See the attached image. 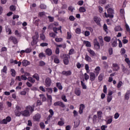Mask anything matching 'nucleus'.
<instances>
[{
    "label": "nucleus",
    "mask_w": 130,
    "mask_h": 130,
    "mask_svg": "<svg viewBox=\"0 0 130 130\" xmlns=\"http://www.w3.org/2000/svg\"><path fill=\"white\" fill-rule=\"evenodd\" d=\"M15 113L16 116H21V113L22 111H21V108L20 106L17 105L15 107Z\"/></svg>",
    "instance_id": "nucleus-1"
},
{
    "label": "nucleus",
    "mask_w": 130,
    "mask_h": 130,
    "mask_svg": "<svg viewBox=\"0 0 130 130\" xmlns=\"http://www.w3.org/2000/svg\"><path fill=\"white\" fill-rule=\"evenodd\" d=\"M12 120V118L10 116H8L6 118V119H4L3 120L0 121V123L1 124H7L8 122H10Z\"/></svg>",
    "instance_id": "nucleus-2"
},
{
    "label": "nucleus",
    "mask_w": 130,
    "mask_h": 130,
    "mask_svg": "<svg viewBox=\"0 0 130 130\" xmlns=\"http://www.w3.org/2000/svg\"><path fill=\"white\" fill-rule=\"evenodd\" d=\"M93 45L94 46L95 49L98 50L100 49V44L96 38L93 40Z\"/></svg>",
    "instance_id": "nucleus-3"
},
{
    "label": "nucleus",
    "mask_w": 130,
    "mask_h": 130,
    "mask_svg": "<svg viewBox=\"0 0 130 130\" xmlns=\"http://www.w3.org/2000/svg\"><path fill=\"white\" fill-rule=\"evenodd\" d=\"M40 118H41V115L39 113H38L33 116L34 121L39 122V121H40Z\"/></svg>",
    "instance_id": "nucleus-4"
},
{
    "label": "nucleus",
    "mask_w": 130,
    "mask_h": 130,
    "mask_svg": "<svg viewBox=\"0 0 130 130\" xmlns=\"http://www.w3.org/2000/svg\"><path fill=\"white\" fill-rule=\"evenodd\" d=\"M111 43L113 47H116L117 46V38L115 37L113 38L111 40Z\"/></svg>",
    "instance_id": "nucleus-5"
},
{
    "label": "nucleus",
    "mask_w": 130,
    "mask_h": 130,
    "mask_svg": "<svg viewBox=\"0 0 130 130\" xmlns=\"http://www.w3.org/2000/svg\"><path fill=\"white\" fill-rule=\"evenodd\" d=\"M51 85V79L49 78H47L45 81V86L46 87H50Z\"/></svg>",
    "instance_id": "nucleus-6"
},
{
    "label": "nucleus",
    "mask_w": 130,
    "mask_h": 130,
    "mask_svg": "<svg viewBox=\"0 0 130 130\" xmlns=\"http://www.w3.org/2000/svg\"><path fill=\"white\" fill-rule=\"evenodd\" d=\"M54 106H60V107H62V108H64V107H66V105H64V104L60 101H58L54 103Z\"/></svg>",
    "instance_id": "nucleus-7"
},
{
    "label": "nucleus",
    "mask_w": 130,
    "mask_h": 130,
    "mask_svg": "<svg viewBox=\"0 0 130 130\" xmlns=\"http://www.w3.org/2000/svg\"><path fill=\"white\" fill-rule=\"evenodd\" d=\"M21 115H22L23 116L28 117L30 116V115H31V114L29 111H28L26 110H25L23 111H21Z\"/></svg>",
    "instance_id": "nucleus-8"
},
{
    "label": "nucleus",
    "mask_w": 130,
    "mask_h": 130,
    "mask_svg": "<svg viewBox=\"0 0 130 130\" xmlns=\"http://www.w3.org/2000/svg\"><path fill=\"white\" fill-rule=\"evenodd\" d=\"M93 21H94V22H95V23L98 25H100V22H101V18L97 16H94L93 17Z\"/></svg>",
    "instance_id": "nucleus-9"
},
{
    "label": "nucleus",
    "mask_w": 130,
    "mask_h": 130,
    "mask_svg": "<svg viewBox=\"0 0 130 130\" xmlns=\"http://www.w3.org/2000/svg\"><path fill=\"white\" fill-rule=\"evenodd\" d=\"M90 79L91 81H95V79H96V74L93 72H91L90 73Z\"/></svg>",
    "instance_id": "nucleus-10"
},
{
    "label": "nucleus",
    "mask_w": 130,
    "mask_h": 130,
    "mask_svg": "<svg viewBox=\"0 0 130 130\" xmlns=\"http://www.w3.org/2000/svg\"><path fill=\"white\" fill-rule=\"evenodd\" d=\"M101 70V69L99 66L96 67L95 68V69H94V73L95 74L96 77H97L98 76V75H99Z\"/></svg>",
    "instance_id": "nucleus-11"
},
{
    "label": "nucleus",
    "mask_w": 130,
    "mask_h": 130,
    "mask_svg": "<svg viewBox=\"0 0 130 130\" xmlns=\"http://www.w3.org/2000/svg\"><path fill=\"white\" fill-rule=\"evenodd\" d=\"M26 110L29 111V113L31 114L33 111H34V107H31V106H28L26 107Z\"/></svg>",
    "instance_id": "nucleus-12"
},
{
    "label": "nucleus",
    "mask_w": 130,
    "mask_h": 130,
    "mask_svg": "<svg viewBox=\"0 0 130 130\" xmlns=\"http://www.w3.org/2000/svg\"><path fill=\"white\" fill-rule=\"evenodd\" d=\"M87 51L92 56H96V53H95L94 50L91 49L90 48H87Z\"/></svg>",
    "instance_id": "nucleus-13"
},
{
    "label": "nucleus",
    "mask_w": 130,
    "mask_h": 130,
    "mask_svg": "<svg viewBox=\"0 0 130 130\" xmlns=\"http://www.w3.org/2000/svg\"><path fill=\"white\" fill-rule=\"evenodd\" d=\"M112 67H113V71L117 72V71H118V70H119V66H118V64H117L116 63H113L112 65Z\"/></svg>",
    "instance_id": "nucleus-14"
},
{
    "label": "nucleus",
    "mask_w": 130,
    "mask_h": 130,
    "mask_svg": "<svg viewBox=\"0 0 130 130\" xmlns=\"http://www.w3.org/2000/svg\"><path fill=\"white\" fill-rule=\"evenodd\" d=\"M81 123V121L79 119H76L74 121V127H78L79 125H80V123Z\"/></svg>",
    "instance_id": "nucleus-15"
},
{
    "label": "nucleus",
    "mask_w": 130,
    "mask_h": 130,
    "mask_svg": "<svg viewBox=\"0 0 130 130\" xmlns=\"http://www.w3.org/2000/svg\"><path fill=\"white\" fill-rule=\"evenodd\" d=\"M9 41H13V42L16 44V43H18V41L17 40V39L14 37H10L9 39Z\"/></svg>",
    "instance_id": "nucleus-16"
},
{
    "label": "nucleus",
    "mask_w": 130,
    "mask_h": 130,
    "mask_svg": "<svg viewBox=\"0 0 130 130\" xmlns=\"http://www.w3.org/2000/svg\"><path fill=\"white\" fill-rule=\"evenodd\" d=\"M22 65L23 67H27V66L30 65V61L27 60H23L22 61Z\"/></svg>",
    "instance_id": "nucleus-17"
},
{
    "label": "nucleus",
    "mask_w": 130,
    "mask_h": 130,
    "mask_svg": "<svg viewBox=\"0 0 130 130\" xmlns=\"http://www.w3.org/2000/svg\"><path fill=\"white\" fill-rule=\"evenodd\" d=\"M7 71H8V68H7V66H4L3 67V69L1 70V74L4 75L5 74H7Z\"/></svg>",
    "instance_id": "nucleus-18"
},
{
    "label": "nucleus",
    "mask_w": 130,
    "mask_h": 130,
    "mask_svg": "<svg viewBox=\"0 0 130 130\" xmlns=\"http://www.w3.org/2000/svg\"><path fill=\"white\" fill-rule=\"evenodd\" d=\"M84 108H85V105L84 104H81L80 105L79 113L80 114H82L83 113V110H84Z\"/></svg>",
    "instance_id": "nucleus-19"
},
{
    "label": "nucleus",
    "mask_w": 130,
    "mask_h": 130,
    "mask_svg": "<svg viewBox=\"0 0 130 130\" xmlns=\"http://www.w3.org/2000/svg\"><path fill=\"white\" fill-rule=\"evenodd\" d=\"M98 39L101 46H103V45H104V41L103 40V38L102 36H99Z\"/></svg>",
    "instance_id": "nucleus-20"
},
{
    "label": "nucleus",
    "mask_w": 130,
    "mask_h": 130,
    "mask_svg": "<svg viewBox=\"0 0 130 130\" xmlns=\"http://www.w3.org/2000/svg\"><path fill=\"white\" fill-rule=\"evenodd\" d=\"M62 74L64 75V76H71L72 75V72L71 71H63L62 72Z\"/></svg>",
    "instance_id": "nucleus-21"
},
{
    "label": "nucleus",
    "mask_w": 130,
    "mask_h": 130,
    "mask_svg": "<svg viewBox=\"0 0 130 130\" xmlns=\"http://www.w3.org/2000/svg\"><path fill=\"white\" fill-rule=\"evenodd\" d=\"M46 53L47 55L50 56L52 54V50L51 49L48 48L46 49Z\"/></svg>",
    "instance_id": "nucleus-22"
},
{
    "label": "nucleus",
    "mask_w": 130,
    "mask_h": 130,
    "mask_svg": "<svg viewBox=\"0 0 130 130\" xmlns=\"http://www.w3.org/2000/svg\"><path fill=\"white\" fill-rule=\"evenodd\" d=\"M114 31H115V32H118V31H122V28H121L120 26L117 25L115 27Z\"/></svg>",
    "instance_id": "nucleus-23"
},
{
    "label": "nucleus",
    "mask_w": 130,
    "mask_h": 130,
    "mask_svg": "<svg viewBox=\"0 0 130 130\" xmlns=\"http://www.w3.org/2000/svg\"><path fill=\"white\" fill-rule=\"evenodd\" d=\"M113 119V117L112 116H109V119L107 121V124H110L112 122Z\"/></svg>",
    "instance_id": "nucleus-24"
},
{
    "label": "nucleus",
    "mask_w": 130,
    "mask_h": 130,
    "mask_svg": "<svg viewBox=\"0 0 130 130\" xmlns=\"http://www.w3.org/2000/svg\"><path fill=\"white\" fill-rule=\"evenodd\" d=\"M108 14L109 15H113L114 14V10L112 8H109L107 10Z\"/></svg>",
    "instance_id": "nucleus-25"
},
{
    "label": "nucleus",
    "mask_w": 130,
    "mask_h": 130,
    "mask_svg": "<svg viewBox=\"0 0 130 130\" xmlns=\"http://www.w3.org/2000/svg\"><path fill=\"white\" fill-rule=\"evenodd\" d=\"M49 112L50 115H49V116L48 117V119H50V118L52 117V115L54 114V112H53V110H52V109H50L49 111Z\"/></svg>",
    "instance_id": "nucleus-26"
},
{
    "label": "nucleus",
    "mask_w": 130,
    "mask_h": 130,
    "mask_svg": "<svg viewBox=\"0 0 130 130\" xmlns=\"http://www.w3.org/2000/svg\"><path fill=\"white\" fill-rule=\"evenodd\" d=\"M85 59L88 62H92V58H91V57L89 56L88 55H85Z\"/></svg>",
    "instance_id": "nucleus-27"
},
{
    "label": "nucleus",
    "mask_w": 130,
    "mask_h": 130,
    "mask_svg": "<svg viewBox=\"0 0 130 130\" xmlns=\"http://www.w3.org/2000/svg\"><path fill=\"white\" fill-rule=\"evenodd\" d=\"M75 94L77 95V96H80L81 95V90L79 88H76L75 90Z\"/></svg>",
    "instance_id": "nucleus-28"
},
{
    "label": "nucleus",
    "mask_w": 130,
    "mask_h": 130,
    "mask_svg": "<svg viewBox=\"0 0 130 130\" xmlns=\"http://www.w3.org/2000/svg\"><path fill=\"white\" fill-rule=\"evenodd\" d=\"M56 87L59 89V90H62V85L59 82H57L56 83Z\"/></svg>",
    "instance_id": "nucleus-29"
},
{
    "label": "nucleus",
    "mask_w": 130,
    "mask_h": 130,
    "mask_svg": "<svg viewBox=\"0 0 130 130\" xmlns=\"http://www.w3.org/2000/svg\"><path fill=\"white\" fill-rule=\"evenodd\" d=\"M27 80L29 81V82H30V83H32V84H34V83H35V80L31 77H28Z\"/></svg>",
    "instance_id": "nucleus-30"
},
{
    "label": "nucleus",
    "mask_w": 130,
    "mask_h": 130,
    "mask_svg": "<svg viewBox=\"0 0 130 130\" xmlns=\"http://www.w3.org/2000/svg\"><path fill=\"white\" fill-rule=\"evenodd\" d=\"M104 77V74L103 73L100 74L99 76V81H100V82H101V81L103 80Z\"/></svg>",
    "instance_id": "nucleus-31"
},
{
    "label": "nucleus",
    "mask_w": 130,
    "mask_h": 130,
    "mask_svg": "<svg viewBox=\"0 0 130 130\" xmlns=\"http://www.w3.org/2000/svg\"><path fill=\"white\" fill-rule=\"evenodd\" d=\"M6 29L7 34L9 35H10V34H12V30H11V29L9 28L8 26H6Z\"/></svg>",
    "instance_id": "nucleus-32"
},
{
    "label": "nucleus",
    "mask_w": 130,
    "mask_h": 130,
    "mask_svg": "<svg viewBox=\"0 0 130 130\" xmlns=\"http://www.w3.org/2000/svg\"><path fill=\"white\" fill-rule=\"evenodd\" d=\"M84 43L87 47H91V43L90 42L84 41Z\"/></svg>",
    "instance_id": "nucleus-33"
},
{
    "label": "nucleus",
    "mask_w": 130,
    "mask_h": 130,
    "mask_svg": "<svg viewBox=\"0 0 130 130\" xmlns=\"http://www.w3.org/2000/svg\"><path fill=\"white\" fill-rule=\"evenodd\" d=\"M32 78H34V79H36V80H37V81H39V80H40L39 75L37 74H35L32 76Z\"/></svg>",
    "instance_id": "nucleus-34"
},
{
    "label": "nucleus",
    "mask_w": 130,
    "mask_h": 130,
    "mask_svg": "<svg viewBox=\"0 0 130 130\" xmlns=\"http://www.w3.org/2000/svg\"><path fill=\"white\" fill-rule=\"evenodd\" d=\"M112 101V96L108 95L107 99V101L108 103H110V102H111Z\"/></svg>",
    "instance_id": "nucleus-35"
},
{
    "label": "nucleus",
    "mask_w": 130,
    "mask_h": 130,
    "mask_svg": "<svg viewBox=\"0 0 130 130\" xmlns=\"http://www.w3.org/2000/svg\"><path fill=\"white\" fill-rule=\"evenodd\" d=\"M129 91H127V92H126L125 95V99H126V100H128L129 99Z\"/></svg>",
    "instance_id": "nucleus-36"
},
{
    "label": "nucleus",
    "mask_w": 130,
    "mask_h": 130,
    "mask_svg": "<svg viewBox=\"0 0 130 130\" xmlns=\"http://www.w3.org/2000/svg\"><path fill=\"white\" fill-rule=\"evenodd\" d=\"M105 16L106 18H113V15L112 14H109V13H107L106 12H105Z\"/></svg>",
    "instance_id": "nucleus-37"
},
{
    "label": "nucleus",
    "mask_w": 130,
    "mask_h": 130,
    "mask_svg": "<svg viewBox=\"0 0 130 130\" xmlns=\"http://www.w3.org/2000/svg\"><path fill=\"white\" fill-rule=\"evenodd\" d=\"M104 40L105 41H106V42H110V40H111V38H110V37H105L104 38Z\"/></svg>",
    "instance_id": "nucleus-38"
},
{
    "label": "nucleus",
    "mask_w": 130,
    "mask_h": 130,
    "mask_svg": "<svg viewBox=\"0 0 130 130\" xmlns=\"http://www.w3.org/2000/svg\"><path fill=\"white\" fill-rule=\"evenodd\" d=\"M64 64H69V57H65L63 59Z\"/></svg>",
    "instance_id": "nucleus-39"
},
{
    "label": "nucleus",
    "mask_w": 130,
    "mask_h": 130,
    "mask_svg": "<svg viewBox=\"0 0 130 130\" xmlns=\"http://www.w3.org/2000/svg\"><path fill=\"white\" fill-rule=\"evenodd\" d=\"M120 15L122 17H124V9H121L120 10Z\"/></svg>",
    "instance_id": "nucleus-40"
},
{
    "label": "nucleus",
    "mask_w": 130,
    "mask_h": 130,
    "mask_svg": "<svg viewBox=\"0 0 130 130\" xmlns=\"http://www.w3.org/2000/svg\"><path fill=\"white\" fill-rule=\"evenodd\" d=\"M40 97H41V99L42 100V101H46V97H45L44 94H40Z\"/></svg>",
    "instance_id": "nucleus-41"
},
{
    "label": "nucleus",
    "mask_w": 130,
    "mask_h": 130,
    "mask_svg": "<svg viewBox=\"0 0 130 130\" xmlns=\"http://www.w3.org/2000/svg\"><path fill=\"white\" fill-rule=\"evenodd\" d=\"M79 11L80 13H85V12H86V8H85V7H81L79 9Z\"/></svg>",
    "instance_id": "nucleus-42"
},
{
    "label": "nucleus",
    "mask_w": 130,
    "mask_h": 130,
    "mask_svg": "<svg viewBox=\"0 0 130 130\" xmlns=\"http://www.w3.org/2000/svg\"><path fill=\"white\" fill-rule=\"evenodd\" d=\"M84 81L85 80H83V81H81V86H82L83 89H87V86L84 83Z\"/></svg>",
    "instance_id": "nucleus-43"
},
{
    "label": "nucleus",
    "mask_w": 130,
    "mask_h": 130,
    "mask_svg": "<svg viewBox=\"0 0 130 130\" xmlns=\"http://www.w3.org/2000/svg\"><path fill=\"white\" fill-rule=\"evenodd\" d=\"M125 27L126 28V30L127 32H130V28H129V26L128 25V24H127V23L126 22H125Z\"/></svg>",
    "instance_id": "nucleus-44"
},
{
    "label": "nucleus",
    "mask_w": 130,
    "mask_h": 130,
    "mask_svg": "<svg viewBox=\"0 0 130 130\" xmlns=\"http://www.w3.org/2000/svg\"><path fill=\"white\" fill-rule=\"evenodd\" d=\"M47 97L48 98V100H49L50 103H52V97L51 95H49L48 94H47Z\"/></svg>",
    "instance_id": "nucleus-45"
},
{
    "label": "nucleus",
    "mask_w": 130,
    "mask_h": 130,
    "mask_svg": "<svg viewBox=\"0 0 130 130\" xmlns=\"http://www.w3.org/2000/svg\"><path fill=\"white\" fill-rule=\"evenodd\" d=\"M45 64H46L45 62L43 61H40L39 62V66L40 67H44Z\"/></svg>",
    "instance_id": "nucleus-46"
},
{
    "label": "nucleus",
    "mask_w": 130,
    "mask_h": 130,
    "mask_svg": "<svg viewBox=\"0 0 130 130\" xmlns=\"http://www.w3.org/2000/svg\"><path fill=\"white\" fill-rule=\"evenodd\" d=\"M11 73L12 77L16 76V71H15L14 69L11 70Z\"/></svg>",
    "instance_id": "nucleus-47"
},
{
    "label": "nucleus",
    "mask_w": 130,
    "mask_h": 130,
    "mask_svg": "<svg viewBox=\"0 0 130 130\" xmlns=\"http://www.w3.org/2000/svg\"><path fill=\"white\" fill-rule=\"evenodd\" d=\"M103 28L104 31H105L106 33H108V28L107 27V25L106 24H104Z\"/></svg>",
    "instance_id": "nucleus-48"
},
{
    "label": "nucleus",
    "mask_w": 130,
    "mask_h": 130,
    "mask_svg": "<svg viewBox=\"0 0 130 130\" xmlns=\"http://www.w3.org/2000/svg\"><path fill=\"white\" fill-rule=\"evenodd\" d=\"M89 78H90V76L88 75H87V73L84 74V79H85V81H88V80H89Z\"/></svg>",
    "instance_id": "nucleus-49"
},
{
    "label": "nucleus",
    "mask_w": 130,
    "mask_h": 130,
    "mask_svg": "<svg viewBox=\"0 0 130 130\" xmlns=\"http://www.w3.org/2000/svg\"><path fill=\"white\" fill-rule=\"evenodd\" d=\"M25 53H30L32 51V49L31 48H27L25 50Z\"/></svg>",
    "instance_id": "nucleus-50"
},
{
    "label": "nucleus",
    "mask_w": 130,
    "mask_h": 130,
    "mask_svg": "<svg viewBox=\"0 0 130 130\" xmlns=\"http://www.w3.org/2000/svg\"><path fill=\"white\" fill-rule=\"evenodd\" d=\"M106 4V0H100L99 4L100 5H105Z\"/></svg>",
    "instance_id": "nucleus-51"
},
{
    "label": "nucleus",
    "mask_w": 130,
    "mask_h": 130,
    "mask_svg": "<svg viewBox=\"0 0 130 130\" xmlns=\"http://www.w3.org/2000/svg\"><path fill=\"white\" fill-rule=\"evenodd\" d=\"M54 62L55 63H59V59L58 57H55L54 59Z\"/></svg>",
    "instance_id": "nucleus-52"
},
{
    "label": "nucleus",
    "mask_w": 130,
    "mask_h": 130,
    "mask_svg": "<svg viewBox=\"0 0 130 130\" xmlns=\"http://www.w3.org/2000/svg\"><path fill=\"white\" fill-rule=\"evenodd\" d=\"M102 112L101 111H99L98 112V118L99 119H100V118H101V116H102Z\"/></svg>",
    "instance_id": "nucleus-53"
},
{
    "label": "nucleus",
    "mask_w": 130,
    "mask_h": 130,
    "mask_svg": "<svg viewBox=\"0 0 130 130\" xmlns=\"http://www.w3.org/2000/svg\"><path fill=\"white\" fill-rule=\"evenodd\" d=\"M125 49L124 48H121L120 50V53L122 55L125 54Z\"/></svg>",
    "instance_id": "nucleus-54"
},
{
    "label": "nucleus",
    "mask_w": 130,
    "mask_h": 130,
    "mask_svg": "<svg viewBox=\"0 0 130 130\" xmlns=\"http://www.w3.org/2000/svg\"><path fill=\"white\" fill-rule=\"evenodd\" d=\"M108 52L110 55H112L113 54V50L112 48H109L108 50Z\"/></svg>",
    "instance_id": "nucleus-55"
},
{
    "label": "nucleus",
    "mask_w": 130,
    "mask_h": 130,
    "mask_svg": "<svg viewBox=\"0 0 130 130\" xmlns=\"http://www.w3.org/2000/svg\"><path fill=\"white\" fill-rule=\"evenodd\" d=\"M61 99L64 102H68V100L67 99L66 95H62L61 96Z\"/></svg>",
    "instance_id": "nucleus-56"
},
{
    "label": "nucleus",
    "mask_w": 130,
    "mask_h": 130,
    "mask_svg": "<svg viewBox=\"0 0 130 130\" xmlns=\"http://www.w3.org/2000/svg\"><path fill=\"white\" fill-rule=\"evenodd\" d=\"M72 38V34L70 32H67V39H71Z\"/></svg>",
    "instance_id": "nucleus-57"
},
{
    "label": "nucleus",
    "mask_w": 130,
    "mask_h": 130,
    "mask_svg": "<svg viewBox=\"0 0 130 130\" xmlns=\"http://www.w3.org/2000/svg\"><path fill=\"white\" fill-rule=\"evenodd\" d=\"M15 34L18 37H21V33L19 32V31L17 30H15Z\"/></svg>",
    "instance_id": "nucleus-58"
},
{
    "label": "nucleus",
    "mask_w": 130,
    "mask_h": 130,
    "mask_svg": "<svg viewBox=\"0 0 130 130\" xmlns=\"http://www.w3.org/2000/svg\"><path fill=\"white\" fill-rule=\"evenodd\" d=\"M21 80H23L24 81H26V80H28V78L25 76L24 75H21Z\"/></svg>",
    "instance_id": "nucleus-59"
},
{
    "label": "nucleus",
    "mask_w": 130,
    "mask_h": 130,
    "mask_svg": "<svg viewBox=\"0 0 130 130\" xmlns=\"http://www.w3.org/2000/svg\"><path fill=\"white\" fill-rule=\"evenodd\" d=\"M58 125L62 126L64 124V122H63V121H62V120L59 121L58 122Z\"/></svg>",
    "instance_id": "nucleus-60"
},
{
    "label": "nucleus",
    "mask_w": 130,
    "mask_h": 130,
    "mask_svg": "<svg viewBox=\"0 0 130 130\" xmlns=\"http://www.w3.org/2000/svg\"><path fill=\"white\" fill-rule=\"evenodd\" d=\"M49 35L50 37H52V38H55V36H56L55 34L53 32H51L50 33Z\"/></svg>",
    "instance_id": "nucleus-61"
},
{
    "label": "nucleus",
    "mask_w": 130,
    "mask_h": 130,
    "mask_svg": "<svg viewBox=\"0 0 130 130\" xmlns=\"http://www.w3.org/2000/svg\"><path fill=\"white\" fill-rule=\"evenodd\" d=\"M101 128L102 130H105L106 128H107V125H103L101 126Z\"/></svg>",
    "instance_id": "nucleus-62"
},
{
    "label": "nucleus",
    "mask_w": 130,
    "mask_h": 130,
    "mask_svg": "<svg viewBox=\"0 0 130 130\" xmlns=\"http://www.w3.org/2000/svg\"><path fill=\"white\" fill-rule=\"evenodd\" d=\"M40 38L42 40H44V39H45V36L44 35V34H41Z\"/></svg>",
    "instance_id": "nucleus-63"
},
{
    "label": "nucleus",
    "mask_w": 130,
    "mask_h": 130,
    "mask_svg": "<svg viewBox=\"0 0 130 130\" xmlns=\"http://www.w3.org/2000/svg\"><path fill=\"white\" fill-rule=\"evenodd\" d=\"M28 126H32V121L30 120L27 121Z\"/></svg>",
    "instance_id": "nucleus-64"
}]
</instances>
